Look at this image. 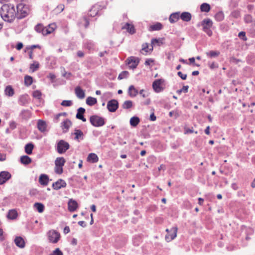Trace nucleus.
Masks as SVG:
<instances>
[{
  "label": "nucleus",
  "instance_id": "5fc2aeb1",
  "mask_svg": "<svg viewBox=\"0 0 255 255\" xmlns=\"http://www.w3.org/2000/svg\"><path fill=\"white\" fill-rule=\"evenodd\" d=\"M43 28V25L41 23H38L35 25V26L34 27V29L37 32L41 33V32Z\"/></svg>",
  "mask_w": 255,
  "mask_h": 255
},
{
  "label": "nucleus",
  "instance_id": "4be33fe9",
  "mask_svg": "<svg viewBox=\"0 0 255 255\" xmlns=\"http://www.w3.org/2000/svg\"><path fill=\"white\" fill-rule=\"evenodd\" d=\"M68 210L70 212H74L78 207L77 202L73 199H70L68 203Z\"/></svg>",
  "mask_w": 255,
  "mask_h": 255
},
{
  "label": "nucleus",
  "instance_id": "774afa93",
  "mask_svg": "<svg viewBox=\"0 0 255 255\" xmlns=\"http://www.w3.org/2000/svg\"><path fill=\"white\" fill-rule=\"evenodd\" d=\"M169 115L170 117L174 116L175 118H177L179 116L178 114L176 112H174L173 111L170 112Z\"/></svg>",
  "mask_w": 255,
  "mask_h": 255
},
{
  "label": "nucleus",
  "instance_id": "cd10ccee",
  "mask_svg": "<svg viewBox=\"0 0 255 255\" xmlns=\"http://www.w3.org/2000/svg\"><path fill=\"white\" fill-rule=\"evenodd\" d=\"M140 122V119L138 117L134 116L131 118L129 121L131 127H136Z\"/></svg>",
  "mask_w": 255,
  "mask_h": 255
},
{
  "label": "nucleus",
  "instance_id": "bf43d9fd",
  "mask_svg": "<svg viewBox=\"0 0 255 255\" xmlns=\"http://www.w3.org/2000/svg\"><path fill=\"white\" fill-rule=\"evenodd\" d=\"M51 30H49V29H47V27H43V28L42 29V30L41 32V33L43 35H48L49 34L51 33Z\"/></svg>",
  "mask_w": 255,
  "mask_h": 255
},
{
  "label": "nucleus",
  "instance_id": "69168bd1",
  "mask_svg": "<svg viewBox=\"0 0 255 255\" xmlns=\"http://www.w3.org/2000/svg\"><path fill=\"white\" fill-rule=\"evenodd\" d=\"M154 62V60L151 58L147 59L144 63L145 65L150 66L151 63Z\"/></svg>",
  "mask_w": 255,
  "mask_h": 255
},
{
  "label": "nucleus",
  "instance_id": "338daca9",
  "mask_svg": "<svg viewBox=\"0 0 255 255\" xmlns=\"http://www.w3.org/2000/svg\"><path fill=\"white\" fill-rule=\"evenodd\" d=\"M177 75L179 76L182 80H186L187 78V75L183 74L181 72L179 71L177 73Z\"/></svg>",
  "mask_w": 255,
  "mask_h": 255
},
{
  "label": "nucleus",
  "instance_id": "8fccbe9b",
  "mask_svg": "<svg viewBox=\"0 0 255 255\" xmlns=\"http://www.w3.org/2000/svg\"><path fill=\"white\" fill-rule=\"evenodd\" d=\"M42 94L40 91L38 90L34 91L32 93V96L34 98L40 99L41 97Z\"/></svg>",
  "mask_w": 255,
  "mask_h": 255
},
{
  "label": "nucleus",
  "instance_id": "e2e57ef3",
  "mask_svg": "<svg viewBox=\"0 0 255 255\" xmlns=\"http://www.w3.org/2000/svg\"><path fill=\"white\" fill-rule=\"evenodd\" d=\"M63 167L60 166H56L55 167V172L57 174H61L63 173Z\"/></svg>",
  "mask_w": 255,
  "mask_h": 255
},
{
  "label": "nucleus",
  "instance_id": "c85d7f7f",
  "mask_svg": "<svg viewBox=\"0 0 255 255\" xmlns=\"http://www.w3.org/2000/svg\"><path fill=\"white\" fill-rule=\"evenodd\" d=\"M65 162L66 160L63 157H57L55 161V164L56 166L62 167L64 165Z\"/></svg>",
  "mask_w": 255,
  "mask_h": 255
},
{
  "label": "nucleus",
  "instance_id": "a19ab883",
  "mask_svg": "<svg viewBox=\"0 0 255 255\" xmlns=\"http://www.w3.org/2000/svg\"><path fill=\"white\" fill-rule=\"evenodd\" d=\"M33 82V78L31 76L26 75L24 77V84L26 86H30Z\"/></svg>",
  "mask_w": 255,
  "mask_h": 255
},
{
  "label": "nucleus",
  "instance_id": "f257e3e1",
  "mask_svg": "<svg viewBox=\"0 0 255 255\" xmlns=\"http://www.w3.org/2000/svg\"><path fill=\"white\" fill-rule=\"evenodd\" d=\"M0 15L5 21L9 23L12 22L16 17L14 5L11 3L2 5L0 9Z\"/></svg>",
  "mask_w": 255,
  "mask_h": 255
},
{
  "label": "nucleus",
  "instance_id": "f704fd0d",
  "mask_svg": "<svg viewBox=\"0 0 255 255\" xmlns=\"http://www.w3.org/2000/svg\"><path fill=\"white\" fill-rule=\"evenodd\" d=\"M28 96L25 95H21L18 100V103L20 105L24 106L28 103L27 100Z\"/></svg>",
  "mask_w": 255,
  "mask_h": 255
},
{
  "label": "nucleus",
  "instance_id": "f3484780",
  "mask_svg": "<svg viewBox=\"0 0 255 255\" xmlns=\"http://www.w3.org/2000/svg\"><path fill=\"white\" fill-rule=\"evenodd\" d=\"M180 12H175L171 13L169 17V21L171 23H174L180 18Z\"/></svg>",
  "mask_w": 255,
  "mask_h": 255
},
{
  "label": "nucleus",
  "instance_id": "4c0bfd02",
  "mask_svg": "<svg viewBox=\"0 0 255 255\" xmlns=\"http://www.w3.org/2000/svg\"><path fill=\"white\" fill-rule=\"evenodd\" d=\"M34 207L37 210L39 213H42L44 210V206L41 203H35L33 205Z\"/></svg>",
  "mask_w": 255,
  "mask_h": 255
},
{
  "label": "nucleus",
  "instance_id": "39448f33",
  "mask_svg": "<svg viewBox=\"0 0 255 255\" xmlns=\"http://www.w3.org/2000/svg\"><path fill=\"white\" fill-rule=\"evenodd\" d=\"M70 148L69 144L64 140H60L57 144V151L59 154L65 153Z\"/></svg>",
  "mask_w": 255,
  "mask_h": 255
},
{
  "label": "nucleus",
  "instance_id": "0e129e2a",
  "mask_svg": "<svg viewBox=\"0 0 255 255\" xmlns=\"http://www.w3.org/2000/svg\"><path fill=\"white\" fill-rule=\"evenodd\" d=\"M209 67L211 69H216L218 67V64L215 62H212L211 63H209Z\"/></svg>",
  "mask_w": 255,
  "mask_h": 255
},
{
  "label": "nucleus",
  "instance_id": "423d86ee",
  "mask_svg": "<svg viewBox=\"0 0 255 255\" xmlns=\"http://www.w3.org/2000/svg\"><path fill=\"white\" fill-rule=\"evenodd\" d=\"M126 62L129 67L133 69L136 68L138 65L139 59L134 56H130L127 59Z\"/></svg>",
  "mask_w": 255,
  "mask_h": 255
},
{
  "label": "nucleus",
  "instance_id": "473e14b6",
  "mask_svg": "<svg viewBox=\"0 0 255 255\" xmlns=\"http://www.w3.org/2000/svg\"><path fill=\"white\" fill-rule=\"evenodd\" d=\"M220 51H213V50L209 51L206 53V55L209 58H211L217 57L220 55Z\"/></svg>",
  "mask_w": 255,
  "mask_h": 255
},
{
  "label": "nucleus",
  "instance_id": "58836bf2",
  "mask_svg": "<svg viewBox=\"0 0 255 255\" xmlns=\"http://www.w3.org/2000/svg\"><path fill=\"white\" fill-rule=\"evenodd\" d=\"M85 109L82 107L78 109L77 113L76 115V118L77 119H81L84 116V114L85 113Z\"/></svg>",
  "mask_w": 255,
  "mask_h": 255
},
{
  "label": "nucleus",
  "instance_id": "864d4df0",
  "mask_svg": "<svg viewBox=\"0 0 255 255\" xmlns=\"http://www.w3.org/2000/svg\"><path fill=\"white\" fill-rule=\"evenodd\" d=\"M231 15L234 18H237L241 16L240 11L238 10H234L232 12Z\"/></svg>",
  "mask_w": 255,
  "mask_h": 255
},
{
  "label": "nucleus",
  "instance_id": "6e6d98bb",
  "mask_svg": "<svg viewBox=\"0 0 255 255\" xmlns=\"http://www.w3.org/2000/svg\"><path fill=\"white\" fill-rule=\"evenodd\" d=\"M9 128L11 130H13L16 128L17 124L16 123V122L15 121H11L9 123Z\"/></svg>",
  "mask_w": 255,
  "mask_h": 255
},
{
  "label": "nucleus",
  "instance_id": "c03bdc74",
  "mask_svg": "<svg viewBox=\"0 0 255 255\" xmlns=\"http://www.w3.org/2000/svg\"><path fill=\"white\" fill-rule=\"evenodd\" d=\"M129 73L128 71H122L118 76V79L119 80H122L124 78H127L128 76Z\"/></svg>",
  "mask_w": 255,
  "mask_h": 255
},
{
  "label": "nucleus",
  "instance_id": "9d476101",
  "mask_svg": "<svg viewBox=\"0 0 255 255\" xmlns=\"http://www.w3.org/2000/svg\"><path fill=\"white\" fill-rule=\"evenodd\" d=\"M177 228L176 227H172L170 229L169 233L165 236V240L167 242H170L174 239L177 236Z\"/></svg>",
  "mask_w": 255,
  "mask_h": 255
},
{
  "label": "nucleus",
  "instance_id": "de8ad7c7",
  "mask_svg": "<svg viewBox=\"0 0 255 255\" xmlns=\"http://www.w3.org/2000/svg\"><path fill=\"white\" fill-rule=\"evenodd\" d=\"M72 105V102L70 100H63L61 105L64 107H70Z\"/></svg>",
  "mask_w": 255,
  "mask_h": 255
},
{
  "label": "nucleus",
  "instance_id": "603ef678",
  "mask_svg": "<svg viewBox=\"0 0 255 255\" xmlns=\"http://www.w3.org/2000/svg\"><path fill=\"white\" fill-rule=\"evenodd\" d=\"M210 27H207V26H203V31L207 33L208 35L209 36H211L212 35V31L210 29Z\"/></svg>",
  "mask_w": 255,
  "mask_h": 255
},
{
  "label": "nucleus",
  "instance_id": "052dcab7",
  "mask_svg": "<svg viewBox=\"0 0 255 255\" xmlns=\"http://www.w3.org/2000/svg\"><path fill=\"white\" fill-rule=\"evenodd\" d=\"M64 5L63 4H59L55 9V11L56 12L60 13V12H62L64 10Z\"/></svg>",
  "mask_w": 255,
  "mask_h": 255
},
{
  "label": "nucleus",
  "instance_id": "79ce46f5",
  "mask_svg": "<svg viewBox=\"0 0 255 255\" xmlns=\"http://www.w3.org/2000/svg\"><path fill=\"white\" fill-rule=\"evenodd\" d=\"M201 25L203 26H207L208 27H211L213 25L212 21L209 18L204 19L202 22Z\"/></svg>",
  "mask_w": 255,
  "mask_h": 255
},
{
  "label": "nucleus",
  "instance_id": "c9c22d12",
  "mask_svg": "<svg viewBox=\"0 0 255 255\" xmlns=\"http://www.w3.org/2000/svg\"><path fill=\"white\" fill-rule=\"evenodd\" d=\"M86 104L90 106H92L97 103V99L92 97H88L86 99Z\"/></svg>",
  "mask_w": 255,
  "mask_h": 255
},
{
  "label": "nucleus",
  "instance_id": "a878e982",
  "mask_svg": "<svg viewBox=\"0 0 255 255\" xmlns=\"http://www.w3.org/2000/svg\"><path fill=\"white\" fill-rule=\"evenodd\" d=\"M122 29H127V31L131 34L135 32L134 26L128 23H126L125 25L122 27Z\"/></svg>",
  "mask_w": 255,
  "mask_h": 255
},
{
  "label": "nucleus",
  "instance_id": "4468645a",
  "mask_svg": "<svg viewBox=\"0 0 255 255\" xmlns=\"http://www.w3.org/2000/svg\"><path fill=\"white\" fill-rule=\"evenodd\" d=\"M163 38H152L151 41V47L149 51H152L153 48L154 46L157 45L158 46H161L163 44Z\"/></svg>",
  "mask_w": 255,
  "mask_h": 255
},
{
  "label": "nucleus",
  "instance_id": "dca6fc26",
  "mask_svg": "<svg viewBox=\"0 0 255 255\" xmlns=\"http://www.w3.org/2000/svg\"><path fill=\"white\" fill-rule=\"evenodd\" d=\"M49 177L45 174H41L39 178V183L43 186H46L49 183Z\"/></svg>",
  "mask_w": 255,
  "mask_h": 255
},
{
  "label": "nucleus",
  "instance_id": "9b49d317",
  "mask_svg": "<svg viewBox=\"0 0 255 255\" xmlns=\"http://www.w3.org/2000/svg\"><path fill=\"white\" fill-rule=\"evenodd\" d=\"M11 177L10 173L7 171H3L0 172V185L3 184Z\"/></svg>",
  "mask_w": 255,
  "mask_h": 255
},
{
  "label": "nucleus",
  "instance_id": "09e8293b",
  "mask_svg": "<svg viewBox=\"0 0 255 255\" xmlns=\"http://www.w3.org/2000/svg\"><path fill=\"white\" fill-rule=\"evenodd\" d=\"M224 17V14L222 12H218L215 15V18L219 21H222Z\"/></svg>",
  "mask_w": 255,
  "mask_h": 255
},
{
  "label": "nucleus",
  "instance_id": "37998d69",
  "mask_svg": "<svg viewBox=\"0 0 255 255\" xmlns=\"http://www.w3.org/2000/svg\"><path fill=\"white\" fill-rule=\"evenodd\" d=\"M133 106L132 102L130 100H127L124 102L122 107L124 109H129Z\"/></svg>",
  "mask_w": 255,
  "mask_h": 255
},
{
  "label": "nucleus",
  "instance_id": "a18cd8bd",
  "mask_svg": "<svg viewBox=\"0 0 255 255\" xmlns=\"http://www.w3.org/2000/svg\"><path fill=\"white\" fill-rule=\"evenodd\" d=\"M39 64L38 62H34L30 65V69L32 72H35L39 68Z\"/></svg>",
  "mask_w": 255,
  "mask_h": 255
},
{
  "label": "nucleus",
  "instance_id": "6ab92c4d",
  "mask_svg": "<svg viewBox=\"0 0 255 255\" xmlns=\"http://www.w3.org/2000/svg\"><path fill=\"white\" fill-rule=\"evenodd\" d=\"M180 17L183 21L189 22L191 19L192 15L189 12L184 11L180 12Z\"/></svg>",
  "mask_w": 255,
  "mask_h": 255
},
{
  "label": "nucleus",
  "instance_id": "1a4fd4ad",
  "mask_svg": "<svg viewBox=\"0 0 255 255\" xmlns=\"http://www.w3.org/2000/svg\"><path fill=\"white\" fill-rule=\"evenodd\" d=\"M118 107L119 103L116 100H111L107 103V109L110 112H115Z\"/></svg>",
  "mask_w": 255,
  "mask_h": 255
},
{
  "label": "nucleus",
  "instance_id": "49530a36",
  "mask_svg": "<svg viewBox=\"0 0 255 255\" xmlns=\"http://www.w3.org/2000/svg\"><path fill=\"white\" fill-rule=\"evenodd\" d=\"M189 86H184L182 89L180 90H178L176 92L178 94L180 95L182 92H184L186 93L188 92Z\"/></svg>",
  "mask_w": 255,
  "mask_h": 255
},
{
  "label": "nucleus",
  "instance_id": "bb28decb",
  "mask_svg": "<svg viewBox=\"0 0 255 255\" xmlns=\"http://www.w3.org/2000/svg\"><path fill=\"white\" fill-rule=\"evenodd\" d=\"M98 156L94 153H90L87 157V160L91 163H96L98 161Z\"/></svg>",
  "mask_w": 255,
  "mask_h": 255
},
{
  "label": "nucleus",
  "instance_id": "7c9ffc66",
  "mask_svg": "<svg viewBox=\"0 0 255 255\" xmlns=\"http://www.w3.org/2000/svg\"><path fill=\"white\" fill-rule=\"evenodd\" d=\"M32 161L31 159L27 155H23L20 157V162L24 165H28Z\"/></svg>",
  "mask_w": 255,
  "mask_h": 255
},
{
  "label": "nucleus",
  "instance_id": "b1692460",
  "mask_svg": "<svg viewBox=\"0 0 255 255\" xmlns=\"http://www.w3.org/2000/svg\"><path fill=\"white\" fill-rule=\"evenodd\" d=\"M17 211L15 209H11L9 210L6 217L10 220H14L17 218Z\"/></svg>",
  "mask_w": 255,
  "mask_h": 255
},
{
  "label": "nucleus",
  "instance_id": "2eb2a0df",
  "mask_svg": "<svg viewBox=\"0 0 255 255\" xmlns=\"http://www.w3.org/2000/svg\"><path fill=\"white\" fill-rule=\"evenodd\" d=\"M14 241L16 246L19 248L22 249L25 247V243L24 239L21 237H16Z\"/></svg>",
  "mask_w": 255,
  "mask_h": 255
},
{
  "label": "nucleus",
  "instance_id": "72a5a7b5",
  "mask_svg": "<svg viewBox=\"0 0 255 255\" xmlns=\"http://www.w3.org/2000/svg\"><path fill=\"white\" fill-rule=\"evenodd\" d=\"M4 92H5V95L9 97L12 96L14 94L13 89L10 85L6 87V88L4 90Z\"/></svg>",
  "mask_w": 255,
  "mask_h": 255
},
{
  "label": "nucleus",
  "instance_id": "c756f323",
  "mask_svg": "<svg viewBox=\"0 0 255 255\" xmlns=\"http://www.w3.org/2000/svg\"><path fill=\"white\" fill-rule=\"evenodd\" d=\"M74 134L75 135L74 139L76 140H79V139H83V133L80 129H75Z\"/></svg>",
  "mask_w": 255,
  "mask_h": 255
},
{
  "label": "nucleus",
  "instance_id": "412c9836",
  "mask_svg": "<svg viewBox=\"0 0 255 255\" xmlns=\"http://www.w3.org/2000/svg\"><path fill=\"white\" fill-rule=\"evenodd\" d=\"M47 125L45 121L42 120H39L37 122V128L38 130L41 132H44L46 131Z\"/></svg>",
  "mask_w": 255,
  "mask_h": 255
},
{
  "label": "nucleus",
  "instance_id": "f03ea898",
  "mask_svg": "<svg viewBox=\"0 0 255 255\" xmlns=\"http://www.w3.org/2000/svg\"><path fill=\"white\" fill-rule=\"evenodd\" d=\"M16 18L18 19L25 17L28 14L29 9L26 5L22 3H18L16 6Z\"/></svg>",
  "mask_w": 255,
  "mask_h": 255
},
{
  "label": "nucleus",
  "instance_id": "20e7f679",
  "mask_svg": "<svg viewBox=\"0 0 255 255\" xmlns=\"http://www.w3.org/2000/svg\"><path fill=\"white\" fill-rule=\"evenodd\" d=\"M47 235L49 242L52 244L57 243L60 238V233L54 230L49 231Z\"/></svg>",
  "mask_w": 255,
  "mask_h": 255
},
{
  "label": "nucleus",
  "instance_id": "e433bc0d",
  "mask_svg": "<svg viewBox=\"0 0 255 255\" xmlns=\"http://www.w3.org/2000/svg\"><path fill=\"white\" fill-rule=\"evenodd\" d=\"M211 9V6L207 3H203L200 5V10L202 12H208Z\"/></svg>",
  "mask_w": 255,
  "mask_h": 255
},
{
  "label": "nucleus",
  "instance_id": "5701e85b",
  "mask_svg": "<svg viewBox=\"0 0 255 255\" xmlns=\"http://www.w3.org/2000/svg\"><path fill=\"white\" fill-rule=\"evenodd\" d=\"M138 92L137 89L135 88L133 85H130L128 90V94L131 97H135L138 94Z\"/></svg>",
  "mask_w": 255,
  "mask_h": 255
},
{
  "label": "nucleus",
  "instance_id": "0eeeda50",
  "mask_svg": "<svg viewBox=\"0 0 255 255\" xmlns=\"http://www.w3.org/2000/svg\"><path fill=\"white\" fill-rule=\"evenodd\" d=\"M104 6L99 4L94 5L89 10L88 14L89 17H94L98 14L99 11L102 9Z\"/></svg>",
  "mask_w": 255,
  "mask_h": 255
},
{
  "label": "nucleus",
  "instance_id": "f8f14e48",
  "mask_svg": "<svg viewBox=\"0 0 255 255\" xmlns=\"http://www.w3.org/2000/svg\"><path fill=\"white\" fill-rule=\"evenodd\" d=\"M66 185L67 184L64 180L59 179L52 184V187L54 190H58L61 188L66 187Z\"/></svg>",
  "mask_w": 255,
  "mask_h": 255
},
{
  "label": "nucleus",
  "instance_id": "680f3d73",
  "mask_svg": "<svg viewBox=\"0 0 255 255\" xmlns=\"http://www.w3.org/2000/svg\"><path fill=\"white\" fill-rule=\"evenodd\" d=\"M238 36L244 41H246L247 40V38L246 36V32L244 31L239 32Z\"/></svg>",
  "mask_w": 255,
  "mask_h": 255
},
{
  "label": "nucleus",
  "instance_id": "aec40b11",
  "mask_svg": "<svg viewBox=\"0 0 255 255\" xmlns=\"http://www.w3.org/2000/svg\"><path fill=\"white\" fill-rule=\"evenodd\" d=\"M75 92L76 96L80 99H83L85 97L84 91L79 86L75 88Z\"/></svg>",
  "mask_w": 255,
  "mask_h": 255
},
{
  "label": "nucleus",
  "instance_id": "ea45409f",
  "mask_svg": "<svg viewBox=\"0 0 255 255\" xmlns=\"http://www.w3.org/2000/svg\"><path fill=\"white\" fill-rule=\"evenodd\" d=\"M84 47L85 48L87 49L88 50H91L94 49V48L95 47V44L93 41L89 40V41H87L85 43Z\"/></svg>",
  "mask_w": 255,
  "mask_h": 255
},
{
  "label": "nucleus",
  "instance_id": "6e6552de",
  "mask_svg": "<svg viewBox=\"0 0 255 255\" xmlns=\"http://www.w3.org/2000/svg\"><path fill=\"white\" fill-rule=\"evenodd\" d=\"M164 82V80L162 79L155 80L152 83V88L154 91L156 93L162 92L164 88L161 86V84Z\"/></svg>",
  "mask_w": 255,
  "mask_h": 255
},
{
  "label": "nucleus",
  "instance_id": "2f4dec72",
  "mask_svg": "<svg viewBox=\"0 0 255 255\" xmlns=\"http://www.w3.org/2000/svg\"><path fill=\"white\" fill-rule=\"evenodd\" d=\"M34 148V145L32 143L26 144L24 147L25 152L27 154H31L32 153V150Z\"/></svg>",
  "mask_w": 255,
  "mask_h": 255
},
{
  "label": "nucleus",
  "instance_id": "a211bd4d",
  "mask_svg": "<svg viewBox=\"0 0 255 255\" xmlns=\"http://www.w3.org/2000/svg\"><path fill=\"white\" fill-rule=\"evenodd\" d=\"M19 117L23 120L27 121L31 117V113L28 110H22L19 113Z\"/></svg>",
  "mask_w": 255,
  "mask_h": 255
},
{
  "label": "nucleus",
  "instance_id": "13d9d810",
  "mask_svg": "<svg viewBox=\"0 0 255 255\" xmlns=\"http://www.w3.org/2000/svg\"><path fill=\"white\" fill-rule=\"evenodd\" d=\"M142 49L141 50L143 51H144L145 53H147V52H151L152 51H149V49L148 48V45L147 43H143L142 45Z\"/></svg>",
  "mask_w": 255,
  "mask_h": 255
},
{
  "label": "nucleus",
  "instance_id": "4d7b16f0",
  "mask_svg": "<svg viewBox=\"0 0 255 255\" xmlns=\"http://www.w3.org/2000/svg\"><path fill=\"white\" fill-rule=\"evenodd\" d=\"M49 255H63V254L59 248H57Z\"/></svg>",
  "mask_w": 255,
  "mask_h": 255
},
{
  "label": "nucleus",
  "instance_id": "7ed1b4c3",
  "mask_svg": "<svg viewBox=\"0 0 255 255\" xmlns=\"http://www.w3.org/2000/svg\"><path fill=\"white\" fill-rule=\"evenodd\" d=\"M90 122L92 126L95 127H102L105 124L104 118L98 115L91 116L90 118Z\"/></svg>",
  "mask_w": 255,
  "mask_h": 255
},
{
  "label": "nucleus",
  "instance_id": "ddd939ff",
  "mask_svg": "<svg viewBox=\"0 0 255 255\" xmlns=\"http://www.w3.org/2000/svg\"><path fill=\"white\" fill-rule=\"evenodd\" d=\"M72 125V122L71 121L67 119L65 120H64L62 123L61 127L63 130V132L64 133L67 132L70 128V127Z\"/></svg>",
  "mask_w": 255,
  "mask_h": 255
},
{
  "label": "nucleus",
  "instance_id": "393cba45",
  "mask_svg": "<svg viewBox=\"0 0 255 255\" xmlns=\"http://www.w3.org/2000/svg\"><path fill=\"white\" fill-rule=\"evenodd\" d=\"M162 28V24L161 23L157 22L154 24L151 25L149 27V30L150 31H158L161 30Z\"/></svg>",
  "mask_w": 255,
  "mask_h": 255
},
{
  "label": "nucleus",
  "instance_id": "3c124183",
  "mask_svg": "<svg viewBox=\"0 0 255 255\" xmlns=\"http://www.w3.org/2000/svg\"><path fill=\"white\" fill-rule=\"evenodd\" d=\"M244 21L246 23H251L253 21V18L250 14H246L244 16Z\"/></svg>",
  "mask_w": 255,
  "mask_h": 255
}]
</instances>
